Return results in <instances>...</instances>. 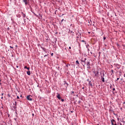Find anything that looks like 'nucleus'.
<instances>
[{
    "label": "nucleus",
    "mask_w": 125,
    "mask_h": 125,
    "mask_svg": "<svg viewBox=\"0 0 125 125\" xmlns=\"http://www.w3.org/2000/svg\"><path fill=\"white\" fill-rule=\"evenodd\" d=\"M82 42H85L84 40L82 41Z\"/></svg>",
    "instance_id": "20"
},
{
    "label": "nucleus",
    "mask_w": 125,
    "mask_h": 125,
    "mask_svg": "<svg viewBox=\"0 0 125 125\" xmlns=\"http://www.w3.org/2000/svg\"><path fill=\"white\" fill-rule=\"evenodd\" d=\"M51 56H53V53L51 54Z\"/></svg>",
    "instance_id": "25"
},
{
    "label": "nucleus",
    "mask_w": 125,
    "mask_h": 125,
    "mask_svg": "<svg viewBox=\"0 0 125 125\" xmlns=\"http://www.w3.org/2000/svg\"><path fill=\"white\" fill-rule=\"evenodd\" d=\"M61 101H62V102H64V99H61Z\"/></svg>",
    "instance_id": "15"
},
{
    "label": "nucleus",
    "mask_w": 125,
    "mask_h": 125,
    "mask_svg": "<svg viewBox=\"0 0 125 125\" xmlns=\"http://www.w3.org/2000/svg\"><path fill=\"white\" fill-rule=\"evenodd\" d=\"M94 74H95L96 78H98L99 77V72L98 71H94Z\"/></svg>",
    "instance_id": "1"
},
{
    "label": "nucleus",
    "mask_w": 125,
    "mask_h": 125,
    "mask_svg": "<svg viewBox=\"0 0 125 125\" xmlns=\"http://www.w3.org/2000/svg\"><path fill=\"white\" fill-rule=\"evenodd\" d=\"M119 80H120V78H117V81H119Z\"/></svg>",
    "instance_id": "26"
},
{
    "label": "nucleus",
    "mask_w": 125,
    "mask_h": 125,
    "mask_svg": "<svg viewBox=\"0 0 125 125\" xmlns=\"http://www.w3.org/2000/svg\"><path fill=\"white\" fill-rule=\"evenodd\" d=\"M124 104H125V102L123 103Z\"/></svg>",
    "instance_id": "34"
},
{
    "label": "nucleus",
    "mask_w": 125,
    "mask_h": 125,
    "mask_svg": "<svg viewBox=\"0 0 125 125\" xmlns=\"http://www.w3.org/2000/svg\"><path fill=\"white\" fill-rule=\"evenodd\" d=\"M57 97L58 99H59V100L61 99V97H60V94H58V93H57Z\"/></svg>",
    "instance_id": "9"
},
{
    "label": "nucleus",
    "mask_w": 125,
    "mask_h": 125,
    "mask_svg": "<svg viewBox=\"0 0 125 125\" xmlns=\"http://www.w3.org/2000/svg\"><path fill=\"white\" fill-rule=\"evenodd\" d=\"M17 99H19V96H17Z\"/></svg>",
    "instance_id": "28"
},
{
    "label": "nucleus",
    "mask_w": 125,
    "mask_h": 125,
    "mask_svg": "<svg viewBox=\"0 0 125 125\" xmlns=\"http://www.w3.org/2000/svg\"><path fill=\"white\" fill-rule=\"evenodd\" d=\"M23 1L25 3V5L28 4V0H23Z\"/></svg>",
    "instance_id": "7"
},
{
    "label": "nucleus",
    "mask_w": 125,
    "mask_h": 125,
    "mask_svg": "<svg viewBox=\"0 0 125 125\" xmlns=\"http://www.w3.org/2000/svg\"><path fill=\"white\" fill-rule=\"evenodd\" d=\"M87 81H89V80L88 79Z\"/></svg>",
    "instance_id": "40"
},
{
    "label": "nucleus",
    "mask_w": 125,
    "mask_h": 125,
    "mask_svg": "<svg viewBox=\"0 0 125 125\" xmlns=\"http://www.w3.org/2000/svg\"><path fill=\"white\" fill-rule=\"evenodd\" d=\"M82 62H83V63H84V64H86V58H84V60H82Z\"/></svg>",
    "instance_id": "8"
},
{
    "label": "nucleus",
    "mask_w": 125,
    "mask_h": 125,
    "mask_svg": "<svg viewBox=\"0 0 125 125\" xmlns=\"http://www.w3.org/2000/svg\"><path fill=\"white\" fill-rule=\"evenodd\" d=\"M76 65H78V66H79V65H80V62H79V61H76Z\"/></svg>",
    "instance_id": "11"
},
{
    "label": "nucleus",
    "mask_w": 125,
    "mask_h": 125,
    "mask_svg": "<svg viewBox=\"0 0 125 125\" xmlns=\"http://www.w3.org/2000/svg\"><path fill=\"white\" fill-rule=\"evenodd\" d=\"M91 20L88 21V23L90 24V25H91Z\"/></svg>",
    "instance_id": "13"
},
{
    "label": "nucleus",
    "mask_w": 125,
    "mask_h": 125,
    "mask_svg": "<svg viewBox=\"0 0 125 125\" xmlns=\"http://www.w3.org/2000/svg\"><path fill=\"white\" fill-rule=\"evenodd\" d=\"M86 64H87V68H89V66H90V63L89 61H87L86 62Z\"/></svg>",
    "instance_id": "6"
},
{
    "label": "nucleus",
    "mask_w": 125,
    "mask_h": 125,
    "mask_svg": "<svg viewBox=\"0 0 125 125\" xmlns=\"http://www.w3.org/2000/svg\"><path fill=\"white\" fill-rule=\"evenodd\" d=\"M0 82H1V80H0Z\"/></svg>",
    "instance_id": "38"
},
{
    "label": "nucleus",
    "mask_w": 125,
    "mask_h": 125,
    "mask_svg": "<svg viewBox=\"0 0 125 125\" xmlns=\"http://www.w3.org/2000/svg\"><path fill=\"white\" fill-rule=\"evenodd\" d=\"M17 68H18V66H17Z\"/></svg>",
    "instance_id": "35"
},
{
    "label": "nucleus",
    "mask_w": 125,
    "mask_h": 125,
    "mask_svg": "<svg viewBox=\"0 0 125 125\" xmlns=\"http://www.w3.org/2000/svg\"><path fill=\"white\" fill-rule=\"evenodd\" d=\"M26 69H27V70H30V67H27Z\"/></svg>",
    "instance_id": "22"
},
{
    "label": "nucleus",
    "mask_w": 125,
    "mask_h": 125,
    "mask_svg": "<svg viewBox=\"0 0 125 125\" xmlns=\"http://www.w3.org/2000/svg\"><path fill=\"white\" fill-rule=\"evenodd\" d=\"M104 73H103V75H101V78L102 79V81L103 83H104L105 82V79L104 78Z\"/></svg>",
    "instance_id": "3"
},
{
    "label": "nucleus",
    "mask_w": 125,
    "mask_h": 125,
    "mask_svg": "<svg viewBox=\"0 0 125 125\" xmlns=\"http://www.w3.org/2000/svg\"><path fill=\"white\" fill-rule=\"evenodd\" d=\"M1 99H3V97H1Z\"/></svg>",
    "instance_id": "29"
},
{
    "label": "nucleus",
    "mask_w": 125,
    "mask_h": 125,
    "mask_svg": "<svg viewBox=\"0 0 125 125\" xmlns=\"http://www.w3.org/2000/svg\"><path fill=\"white\" fill-rule=\"evenodd\" d=\"M1 95H2H2H3V93H2V94H1Z\"/></svg>",
    "instance_id": "32"
},
{
    "label": "nucleus",
    "mask_w": 125,
    "mask_h": 125,
    "mask_svg": "<svg viewBox=\"0 0 125 125\" xmlns=\"http://www.w3.org/2000/svg\"><path fill=\"white\" fill-rule=\"evenodd\" d=\"M14 104V109H16V108H17V103L16 102H15V104Z\"/></svg>",
    "instance_id": "5"
},
{
    "label": "nucleus",
    "mask_w": 125,
    "mask_h": 125,
    "mask_svg": "<svg viewBox=\"0 0 125 125\" xmlns=\"http://www.w3.org/2000/svg\"><path fill=\"white\" fill-rule=\"evenodd\" d=\"M8 96H9V97H10V96L8 94Z\"/></svg>",
    "instance_id": "31"
},
{
    "label": "nucleus",
    "mask_w": 125,
    "mask_h": 125,
    "mask_svg": "<svg viewBox=\"0 0 125 125\" xmlns=\"http://www.w3.org/2000/svg\"><path fill=\"white\" fill-rule=\"evenodd\" d=\"M27 100H29V101H32V96H28L27 97Z\"/></svg>",
    "instance_id": "4"
},
{
    "label": "nucleus",
    "mask_w": 125,
    "mask_h": 125,
    "mask_svg": "<svg viewBox=\"0 0 125 125\" xmlns=\"http://www.w3.org/2000/svg\"><path fill=\"white\" fill-rule=\"evenodd\" d=\"M75 92L74 91L71 92V94H74Z\"/></svg>",
    "instance_id": "14"
},
{
    "label": "nucleus",
    "mask_w": 125,
    "mask_h": 125,
    "mask_svg": "<svg viewBox=\"0 0 125 125\" xmlns=\"http://www.w3.org/2000/svg\"><path fill=\"white\" fill-rule=\"evenodd\" d=\"M27 66H25V67H24V69H27Z\"/></svg>",
    "instance_id": "21"
},
{
    "label": "nucleus",
    "mask_w": 125,
    "mask_h": 125,
    "mask_svg": "<svg viewBox=\"0 0 125 125\" xmlns=\"http://www.w3.org/2000/svg\"><path fill=\"white\" fill-rule=\"evenodd\" d=\"M66 67H68V66H70V64H67L66 65Z\"/></svg>",
    "instance_id": "16"
},
{
    "label": "nucleus",
    "mask_w": 125,
    "mask_h": 125,
    "mask_svg": "<svg viewBox=\"0 0 125 125\" xmlns=\"http://www.w3.org/2000/svg\"><path fill=\"white\" fill-rule=\"evenodd\" d=\"M23 17H26V15H25V14H23Z\"/></svg>",
    "instance_id": "17"
},
{
    "label": "nucleus",
    "mask_w": 125,
    "mask_h": 125,
    "mask_svg": "<svg viewBox=\"0 0 125 125\" xmlns=\"http://www.w3.org/2000/svg\"><path fill=\"white\" fill-rule=\"evenodd\" d=\"M0 84H1V83H0Z\"/></svg>",
    "instance_id": "39"
},
{
    "label": "nucleus",
    "mask_w": 125,
    "mask_h": 125,
    "mask_svg": "<svg viewBox=\"0 0 125 125\" xmlns=\"http://www.w3.org/2000/svg\"><path fill=\"white\" fill-rule=\"evenodd\" d=\"M124 77H125V74H124Z\"/></svg>",
    "instance_id": "37"
},
{
    "label": "nucleus",
    "mask_w": 125,
    "mask_h": 125,
    "mask_svg": "<svg viewBox=\"0 0 125 125\" xmlns=\"http://www.w3.org/2000/svg\"><path fill=\"white\" fill-rule=\"evenodd\" d=\"M27 75H28V76H30V75H31V71H27Z\"/></svg>",
    "instance_id": "12"
},
{
    "label": "nucleus",
    "mask_w": 125,
    "mask_h": 125,
    "mask_svg": "<svg viewBox=\"0 0 125 125\" xmlns=\"http://www.w3.org/2000/svg\"><path fill=\"white\" fill-rule=\"evenodd\" d=\"M111 123L112 125H117V122L114 119H112L111 120Z\"/></svg>",
    "instance_id": "2"
},
{
    "label": "nucleus",
    "mask_w": 125,
    "mask_h": 125,
    "mask_svg": "<svg viewBox=\"0 0 125 125\" xmlns=\"http://www.w3.org/2000/svg\"><path fill=\"white\" fill-rule=\"evenodd\" d=\"M84 88V87H83V89Z\"/></svg>",
    "instance_id": "36"
},
{
    "label": "nucleus",
    "mask_w": 125,
    "mask_h": 125,
    "mask_svg": "<svg viewBox=\"0 0 125 125\" xmlns=\"http://www.w3.org/2000/svg\"><path fill=\"white\" fill-rule=\"evenodd\" d=\"M120 125H122V123H120Z\"/></svg>",
    "instance_id": "33"
},
{
    "label": "nucleus",
    "mask_w": 125,
    "mask_h": 125,
    "mask_svg": "<svg viewBox=\"0 0 125 125\" xmlns=\"http://www.w3.org/2000/svg\"><path fill=\"white\" fill-rule=\"evenodd\" d=\"M46 56H47V55H45L44 56V57H46Z\"/></svg>",
    "instance_id": "27"
},
{
    "label": "nucleus",
    "mask_w": 125,
    "mask_h": 125,
    "mask_svg": "<svg viewBox=\"0 0 125 125\" xmlns=\"http://www.w3.org/2000/svg\"><path fill=\"white\" fill-rule=\"evenodd\" d=\"M63 21H64V19H63L61 21V23H62V22H63Z\"/></svg>",
    "instance_id": "19"
},
{
    "label": "nucleus",
    "mask_w": 125,
    "mask_h": 125,
    "mask_svg": "<svg viewBox=\"0 0 125 125\" xmlns=\"http://www.w3.org/2000/svg\"><path fill=\"white\" fill-rule=\"evenodd\" d=\"M115 89H115V88H113V89H112V90H113V91H115Z\"/></svg>",
    "instance_id": "18"
},
{
    "label": "nucleus",
    "mask_w": 125,
    "mask_h": 125,
    "mask_svg": "<svg viewBox=\"0 0 125 125\" xmlns=\"http://www.w3.org/2000/svg\"><path fill=\"white\" fill-rule=\"evenodd\" d=\"M88 84H89V85H90V86H92V83H91V81H89V82H88Z\"/></svg>",
    "instance_id": "10"
},
{
    "label": "nucleus",
    "mask_w": 125,
    "mask_h": 125,
    "mask_svg": "<svg viewBox=\"0 0 125 125\" xmlns=\"http://www.w3.org/2000/svg\"><path fill=\"white\" fill-rule=\"evenodd\" d=\"M104 40H106V37H104Z\"/></svg>",
    "instance_id": "23"
},
{
    "label": "nucleus",
    "mask_w": 125,
    "mask_h": 125,
    "mask_svg": "<svg viewBox=\"0 0 125 125\" xmlns=\"http://www.w3.org/2000/svg\"><path fill=\"white\" fill-rule=\"evenodd\" d=\"M69 49H71V47H69Z\"/></svg>",
    "instance_id": "30"
},
{
    "label": "nucleus",
    "mask_w": 125,
    "mask_h": 125,
    "mask_svg": "<svg viewBox=\"0 0 125 125\" xmlns=\"http://www.w3.org/2000/svg\"><path fill=\"white\" fill-rule=\"evenodd\" d=\"M10 48H13V47L10 46Z\"/></svg>",
    "instance_id": "24"
}]
</instances>
